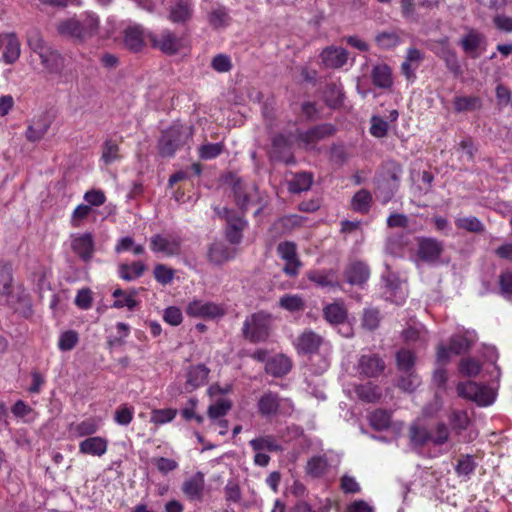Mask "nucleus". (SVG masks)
I'll return each instance as SVG.
<instances>
[{"instance_id":"nucleus-1","label":"nucleus","mask_w":512,"mask_h":512,"mask_svg":"<svg viewBox=\"0 0 512 512\" xmlns=\"http://www.w3.org/2000/svg\"><path fill=\"white\" fill-rule=\"evenodd\" d=\"M295 410L291 399L281 397L271 390L265 391L257 401V412L265 419L290 417Z\"/></svg>"},{"instance_id":"nucleus-2","label":"nucleus","mask_w":512,"mask_h":512,"mask_svg":"<svg viewBox=\"0 0 512 512\" xmlns=\"http://www.w3.org/2000/svg\"><path fill=\"white\" fill-rule=\"evenodd\" d=\"M192 136V127L175 124L162 132L158 141L159 154L162 157H172L177 150L187 144Z\"/></svg>"},{"instance_id":"nucleus-3","label":"nucleus","mask_w":512,"mask_h":512,"mask_svg":"<svg viewBox=\"0 0 512 512\" xmlns=\"http://www.w3.org/2000/svg\"><path fill=\"white\" fill-rule=\"evenodd\" d=\"M271 315L263 311L253 313L243 323V337L252 342H264L270 335Z\"/></svg>"},{"instance_id":"nucleus-4","label":"nucleus","mask_w":512,"mask_h":512,"mask_svg":"<svg viewBox=\"0 0 512 512\" xmlns=\"http://www.w3.org/2000/svg\"><path fill=\"white\" fill-rule=\"evenodd\" d=\"M214 211L218 217L224 219L226 222L225 237L227 241L233 245L240 244L243 239V231L248 225L245 214H241L226 207H215Z\"/></svg>"},{"instance_id":"nucleus-5","label":"nucleus","mask_w":512,"mask_h":512,"mask_svg":"<svg viewBox=\"0 0 512 512\" xmlns=\"http://www.w3.org/2000/svg\"><path fill=\"white\" fill-rule=\"evenodd\" d=\"M148 40L153 48L160 50L166 55H175L184 47L183 38L167 28L157 33H150Z\"/></svg>"},{"instance_id":"nucleus-6","label":"nucleus","mask_w":512,"mask_h":512,"mask_svg":"<svg viewBox=\"0 0 512 512\" xmlns=\"http://www.w3.org/2000/svg\"><path fill=\"white\" fill-rule=\"evenodd\" d=\"M277 254L285 261L283 272L289 277H296L302 263L297 255V246L294 242L284 241L277 246Z\"/></svg>"},{"instance_id":"nucleus-7","label":"nucleus","mask_w":512,"mask_h":512,"mask_svg":"<svg viewBox=\"0 0 512 512\" xmlns=\"http://www.w3.org/2000/svg\"><path fill=\"white\" fill-rule=\"evenodd\" d=\"M385 368L386 364L384 359L374 353L361 355L357 363L359 374L366 378L379 377L384 372Z\"/></svg>"},{"instance_id":"nucleus-8","label":"nucleus","mask_w":512,"mask_h":512,"mask_svg":"<svg viewBox=\"0 0 512 512\" xmlns=\"http://www.w3.org/2000/svg\"><path fill=\"white\" fill-rule=\"evenodd\" d=\"M444 251V243L431 237L418 238V257L426 263H437Z\"/></svg>"},{"instance_id":"nucleus-9","label":"nucleus","mask_w":512,"mask_h":512,"mask_svg":"<svg viewBox=\"0 0 512 512\" xmlns=\"http://www.w3.org/2000/svg\"><path fill=\"white\" fill-rule=\"evenodd\" d=\"M324 338L311 329H305L294 341L295 349L299 354L313 355L318 353Z\"/></svg>"},{"instance_id":"nucleus-10","label":"nucleus","mask_w":512,"mask_h":512,"mask_svg":"<svg viewBox=\"0 0 512 512\" xmlns=\"http://www.w3.org/2000/svg\"><path fill=\"white\" fill-rule=\"evenodd\" d=\"M194 15V5L191 0H173L168 7L167 19L178 25H186Z\"/></svg>"},{"instance_id":"nucleus-11","label":"nucleus","mask_w":512,"mask_h":512,"mask_svg":"<svg viewBox=\"0 0 512 512\" xmlns=\"http://www.w3.org/2000/svg\"><path fill=\"white\" fill-rule=\"evenodd\" d=\"M335 131L336 129L332 124L324 123L306 131H298L297 140L303 143L306 148H312L320 140L332 136Z\"/></svg>"},{"instance_id":"nucleus-12","label":"nucleus","mask_w":512,"mask_h":512,"mask_svg":"<svg viewBox=\"0 0 512 512\" xmlns=\"http://www.w3.org/2000/svg\"><path fill=\"white\" fill-rule=\"evenodd\" d=\"M460 45L466 55L470 58L476 59L483 51H485L487 40L483 34L475 30H471L462 37Z\"/></svg>"},{"instance_id":"nucleus-13","label":"nucleus","mask_w":512,"mask_h":512,"mask_svg":"<svg viewBox=\"0 0 512 512\" xmlns=\"http://www.w3.org/2000/svg\"><path fill=\"white\" fill-rule=\"evenodd\" d=\"M343 276L350 285L363 287L370 277V268L365 262L354 261L346 266Z\"/></svg>"},{"instance_id":"nucleus-14","label":"nucleus","mask_w":512,"mask_h":512,"mask_svg":"<svg viewBox=\"0 0 512 512\" xmlns=\"http://www.w3.org/2000/svg\"><path fill=\"white\" fill-rule=\"evenodd\" d=\"M181 238L165 237L156 234L150 239V248L153 252H161L166 256H173L180 253Z\"/></svg>"},{"instance_id":"nucleus-15","label":"nucleus","mask_w":512,"mask_h":512,"mask_svg":"<svg viewBox=\"0 0 512 512\" xmlns=\"http://www.w3.org/2000/svg\"><path fill=\"white\" fill-rule=\"evenodd\" d=\"M270 156L273 160L284 162L288 165L295 163V159L291 153L290 141L283 134H278L273 137Z\"/></svg>"},{"instance_id":"nucleus-16","label":"nucleus","mask_w":512,"mask_h":512,"mask_svg":"<svg viewBox=\"0 0 512 512\" xmlns=\"http://www.w3.org/2000/svg\"><path fill=\"white\" fill-rule=\"evenodd\" d=\"M42 66L51 74L62 75L65 67L64 56L52 46L46 48L39 56Z\"/></svg>"},{"instance_id":"nucleus-17","label":"nucleus","mask_w":512,"mask_h":512,"mask_svg":"<svg viewBox=\"0 0 512 512\" xmlns=\"http://www.w3.org/2000/svg\"><path fill=\"white\" fill-rule=\"evenodd\" d=\"M72 250L84 262H89L94 253V239L91 233H84L72 237L71 241Z\"/></svg>"},{"instance_id":"nucleus-18","label":"nucleus","mask_w":512,"mask_h":512,"mask_svg":"<svg viewBox=\"0 0 512 512\" xmlns=\"http://www.w3.org/2000/svg\"><path fill=\"white\" fill-rule=\"evenodd\" d=\"M320 58L326 68L338 69L346 64L348 53L342 47L329 46L323 49Z\"/></svg>"},{"instance_id":"nucleus-19","label":"nucleus","mask_w":512,"mask_h":512,"mask_svg":"<svg viewBox=\"0 0 512 512\" xmlns=\"http://www.w3.org/2000/svg\"><path fill=\"white\" fill-rule=\"evenodd\" d=\"M186 312L193 317L215 318L223 315V310L211 302L195 300L187 306Z\"/></svg>"},{"instance_id":"nucleus-20","label":"nucleus","mask_w":512,"mask_h":512,"mask_svg":"<svg viewBox=\"0 0 512 512\" xmlns=\"http://www.w3.org/2000/svg\"><path fill=\"white\" fill-rule=\"evenodd\" d=\"M108 448V440L100 436L87 437L79 443V452L85 455L101 457Z\"/></svg>"},{"instance_id":"nucleus-21","label":"nucleus","mask_w":512,"mask_h":512,"mask_svg":"<svg viewBox=\"0 0 512 512\" xmlns=\"http://www.w3.org/2000/svg\"><path fill=\"white\" fill-rule=\"evenodd\" d=\"M292 362L284 354H278L266 361L265 371L273 377H283L290 372Z\"/></svg>"},{"instance_id":"nucleus-22","label":"nucleus","mask_w":512,"mask_h":512,"mask_svg":"<svg viewBox=\"0 0 512 512\" xmlns=\"http://www.w3.org/2000/svg\"><path fill=\"white\" fill-rule=\"evenodd\" d=\"M210 370L204 364L189 367L187 371L186 389L193 391L207 383Z\"/></svg>"},{"instance_id":"nucleus-23","label":"nucleus","mask_w":512,"mask_h":512,"mask_svg":"<svg viewBox=\"0 0 512 512\" xmlns=\"http://www.w3.org/2000/svg\"><path fill=\"white\" fill-rule=\"evenodd\" d=\"M81 42H84L98 33L100 21L98 16L92 12H86L78 19Z\"/></svg>"},{"instance_id":"nucleus-24","label":"nucleus","mask_w":512,"mask_h":512,"mask_svg":"<svg viewBox=\"0 0 512 512\" xmlns=\"http://www.w3.org/2000/svg\"><path fill=\"white\" fill-rule=\"evenodd\" d=\"M348 312L343 303L335 302L326 305L323 308V317L331 325H339L345 323Z\"/></svg>"},{"instance_id":"nucleus-25","label":"nucleus","mask_w":512,"mask_h":512,"mask_svg":"<svg viewBox=\"0 0 512 512\" xmlns=\"http://www.w3.org/2000/svg\"><path fill=\"white\" fill-rule=\"evenodd\" d=\"M253 451L259 452H282L283 447L274 435H262L249 441Z\"/></svg>"},{"instance_id":"nucleus-26","label":"nucleus","mask_w":512,"mask_h":512,"mask_svg":"<svg viewBox=\"0 0 512 512\" xmlns=\"http://www.w3.org/2000/svg\"><path fill=\"white\" fill-rule=\"evenodd\" d=\"M12 267L8 263H0V304H7L12 292Z\"/></svg>"},{"instance_id":"nucleus-27","label":"nucleus","mask_w":512,"mask_h":512,"mask_svg":"<svg viewBox=\"0 0 512 512\" xmlns=\"http://www.w3.org/2000/svg\"><path fill=\"white\" fill-rule=\"evenodd\" d=\"M373 84L382 89H388L393 84L392 71L387 64H377L371 72Z\"/></svg>"},{"instance_id":"nucleus-28","label":"nucleus","mask_w":512,"mask_h":512,"mask_svg":"<svg viewBox=\"0 0 512 512\" xmlns=\"http://www.w3.org/2000/svg\"><path fill=\"white\" fill-rule=\"evenodd\" d=\"M204 490V479L202 474L198 473L195 476L184 481L182 485L183 493L190 500H201Z\"/></svg>"},{"instance_id":"nucleus-29","label":"nucleus","mask_w":512,"mask_h":512,"mask_svg":"<svg viewBox=\"0 0 512 512\" xmlns=\"http://www.w3.org/2000/svg\"><path fill=\"white\" fill-rule=\"evenodd\" d=\"M235 256V250L217 242L210 245L208 259L214 264H222Z\"/></svg>"},{"instance_id":"nucleus-30","label":"nucleus","mask_w":512,"mask_h":512,"mask_svg":"<svg viewBox=\"0 0 512 512\" xmlns=\"http://www.w3.org/2000/svg\"><path fill=\"white\" fill-rule=\"evenodd\" d=\"M483 389V386L473 381L461 382L457 385V393L460 397L471 399L482 404H488L489 402L482 400Z\"/></svg>"},{"instance_id":"nucleus-31","label":"nucleus","mask_w":512,"mask_h":512,"mask_svg":"<svg viewBox=\"0 0 512 512\" xmlns=\"http://www.w3.org/2000/svg\"><path fill=\"white\" fill-rule=\"evenodd\" d=\"M355 393L360 400L367 403L377 402L382 396L380 387L371 382L356 386Z\"/></svg>"},{"instance_id":"nucleus-32","label":"nucleus","mask_w":512,"mask_h":512,"mask_svg":"<svg viewBox=\"0 0 512 512\" xmlns=\"http://www.w3.org/2000/svg\"><path fill=\"white\" fill-rule=\"evenodd\" d=\"M457 113L472 112L481 108L482 100L477 96H456L453 100Z\"/></svg>"},{"instance_id":"nucleus-33","label":"nucleus","mask_w":512,"mask_h":512,"mask_svg":"<svg viewBox=\"0 0 512 512\" xmlns=\"http://www.w3.org/2000/svg\"><path fill=\"white\" fill-rule=\"evenodd\" d=\"M398 188L399 186H396V183H391L389 179H380L374 192L375 197L385 205L391 201Z\"/></svg>"},{"instance_id":"nucleus-34","label":"nucleus","mask_w":512,"mask_h":512,"mask_svg":"<svg viewBox=\"0 0 512 512\" xmlns=\"http://www.w3.org/2000/svg\"><path fill=\"white\" fill-rule=\"evenodd\" d=\"M146 270L144 263L135 261L131 264L122 263L118 266L119 277L125 281H132L143 275Z\"/></svg>"},{"instance_id":"nucleus-35","label":"nucleus","mask_w":512,"mask_h":512,"mask_svg":"<svg viewBox=\"0 0 512 512\" xmlns=\"http://www.w3.org/2000/svg\"><path fill=\"white\" fill-rule=\"evenodd\" d=\"M372 203V194L366 190L361 189L357 191L351 199V208L355 212L367 214L370 210Z\"/></svg>"},{"instance_id":"nucleus-36","label":"nucleus","mask_w":512,"mask_h":512,"mask_svg":"<svg viewBox=\"0 0 512 512\" xmlns=\"http://www.w3.org/2000/svg\"><path fill=\"white\" fill-rule=\"evenodd\" d=\"M415 354L408 349L402 348L396 353V366L401 373L415 372Z\"/></svg>"},{"instance_id":"nucleus-37","label":"nucleus","mask_w":512,"mask_h":512,"mask_svg":"<svg viewBox=\"0 0 512 512\" xmlns=\"http://www.w3.org/2000/svg\"><path fill=\"white\" fill-rule=\"evenodd\" d=\"M371 427L377 431H383L390 427L391 413L384 409H376L368 416Z\"/></svg>"},{"instance_id":"nucleus-38","label":"nucleus","mask_w":512,"mask_h":512,"mask_svg":"<svg viewBox=\"0 0 512 512\" xmlns=\"http://www.w3.org/2000/svg\"><path fill=\"white\" fill-rule=\"evenodd\" d=\"M313 178L308 172L296 173L288 183V190L291 193H301L310 189Z\"/></svg>"},{"instance_id":"nucleus-39","label":"nucleus","mask_w":512,"mask_h":512,"mask_svg":"<svg viewBox=\"0 0 512 512\" xmlns=\"http://www.w3.org/2000/svg\"><path fill=\"white\" fill-rule=\"evenodd\" d=\"M343 91L340 85L330 83L325 87L324 100L330 108H337L343 103Z\"/></svg>"},{"instance_id":"nucleus-40","label":"nucleus","mask_w":512,"mask_h":512,"mask_svg":"<svg viewBox=\"0 0 512 512\" xmlns=\"http://www.w3.org/2000/svg\"><path fill=\"white\" fill-rule=\"evenodd\" d=\"M57 32L62 36H67L81 42V33L79 30L78 19L76 18H70L59 22L57 25Z\"/></svg>"},{"instance_id":"nucleus-41","label":"nucleus","mask_w":512,"mask_h":512,"mask_svg":"<svg viewBox=\"0 0 512 512\" xmlns=\"http://www.w3.org/2000/svg\"><path fill=\"white\" fill-rule=\"evenodd\" d=\"M308 278L319 287H334L338 285L334 271H312Z\"/></svg>"},{"instance_id":"nucleus-42","label":"nucleus","mask_w":512,"mask_h":512,"mask_svg":"<svg viewBox=\"0 0 512 512\" xmlns=\"http://www.w3.org/2000/svg\"><path fill=\"white\" fill-rule=\"evenodd\" d=\"M136 295V291L132 290L130 293H126L122 289L118 288L114 290L112 296L116 298V300L113 303V307L115 308H123L127 307L129 310H134V308L137 306V301L134 299V296Z\"/></svg>"},{"instance_id":"nucleus-43","label":"nucleus","mask_w":512,"mask_h":512,"mask_svg":"<svg viewBox=\"0 0 512 512\" xmlns=\"http://www.w3.org/2000/svg\"><path fill=\"white\" fill-rule=\"evenodd\" d=\"M375 42L382 49H391L400 44L401 38L396 30L382 31L375 36Z\"/></svg>"},{"instance_id":"nucleus-44","label":"nucleus","mask_w":512,"mask_h":512,"mask_svg":"<svg viewBox=\"0 0 512 512\" xmlns=\"http://www.w3.org/2000/svg\"><path fill=\"white\" fill-rule=\"evenodd\" d=\"M124 44L133 51H138L143 45V33L140 27H130L125 30Z\"/></svg>"},{"instance_id":"nucleus-45","label":"nucleus","mask_w":512,"mask_h":512,"mask_svg":"<svg viewBox=\"0 0 512 512\" xmlns=\"http://www.w3.org/2000/svg\"><path fill=\"white\" fill-rule=\"evenodd\" d=\"M99 429V423L94 418H88L80 423L72 424L71 431L77 437L91 436L96 433Z\"/></svg>"},{"instance_id":"nucleus-46","label":"nucleus","mask_w":512,"mask_h":512,"mask_svg":"<svg viewBox=\"0 0 512 512\" xmlns=\"http://www.w3.org/2000/svg\"><path fill=\"white\" fill-rule=\"evenodd\" d=\"M328 468V461L325 456H314L310 458L306 465V472L314 478L322 476Z\"/></svg>"},{"instance_id":"nucleus-47","label":"nucleus","mask_w":512,"mask_h":512,"mask_svg":"<svg viewBox=\"0 0 512 512\" xmlns=\"http://www.w3.org/2000/svg\"><path fill=\"white\" fill-rule=\"evenodd\" d=\"M455 225L458 229L473 233H482L485 229L482 222L475 216L457 218Z\"/></svg>"},{"instance_id":"nucleus-48","label":"nucleus","mask_w":512,"mask_h":512,"mask_svg":"<svg viewBox=\"0 0 512 512\" xmlns=\"http://www.w3.org/2000/svg\"><path fill=\"white\" fill-rule=\"evenodd\" d=\"M421 384V379L416 372L402 373L398 378L397 386L405 391L412 393Z\"/></svg>"},{"instance_id":"nucleus-49","label":"nucleus","mask_w":512,"mask_h":512,"mask_svg":"<svg viewBox=\"0 0 512 512\" xmlns=\"http://www.w3.org/2000/svg\"><path fill=\"white\" fill-rule=\"evenodd\" d=\"M440 57L445 62L447 69L453 73L454 76H460L462 74V69L454 50L445 48L442 50Z\"/></svg>"},{"instance_id":"nucleus-50","label":"nucleus","mask_w":512,"mask_h":512,"mask_svg":"<svg viewBox=\"0 0 512 512\" xmlns=\"http://www.w3.org/2000/svg\"><path fill=\"white\" fill-rule=\"evenodd\" d=\"M449 428L443 423H437L436 426L429 431V440L436 446L445 444L449 439Z\"/></svg>"},{"instance_id":"nucleus-51","label":"nucleus","mask_w":512,"mask_h":512,"mask_svg":"<svg viewBox=\"0 0 512 512\" xmlns=\"http://www.w3.org/2000/svg\"><path fill=\"white\" fill-rule=\"evenodd\" d=\"M449 422L452 426V429L460 434L463 430L467 429L470 420L467 412L463 410H455L449 416Z\"/></svg>"},{"instance_id":"nucleus-52","label":"nucleus","mask_w":512,"mask_h":512,"mask_svg":"<svg viewBox=\"0 0 512 512\" xmlns=\"http://www.w3.org/2000/svg\"><path fill=\"white\" fill-rule=\"evenodd\" d=\"M20 56V44L16 37L10 36L5 50L3 52V60L6 64H13Z\"/></svg>"},{"instance_id":"nucleus-53","label":"nucleus","mask_w":512,"mask_h":512,"mask_svg":"<svg viewBox=\"0 0 512 512\" xmlns=\"http://www.w3.org/2000/svg\"><path fill=\"white\" fill-rule=\"evenodd\" d=\"M279 305L290 312L303 311L305 308L304 300L298 295H284L280 298Z\"/></svg>"},{"instance_id":"nucleus-54","label":"nucleus","mask_w":512,"mask_h":512,"mask_svg":"<svg viewBox=\"0 0 512 512\" xmlns=\"http://www.w3.org/2000/svg\"><path fill=\"white\" fill-rule=\"evenodd\" d=\"M120 158L119 145L116 141L107 139L102 146L101 159L105 164H111Z\"/></svg>"},{"instance_id":"nucleus-55","label":"nucleus","mask_w":512,"mask_h":512,"mask_svg":"<svg viewBox=\"0 0 512 512\" xmlns=\"http://www.w3.org/2000/svg\"><path fill=\"white\" fill-rule=\"evenodd\" d=\"M208 21L213 28L224 27L228 24L229 16L224 6H218L208 15Z\"/></svg>"},{"instance_id":"nucleus-56","label":"nucleus","mask_w":512,"mask_h":512,"mask_svg":"<svg viewBox=\"0 0 512 512\" xmlns=\"http://www.w3.org/2000/svg\"><path fill=\"white\" fill-rule=\"evenodd\" d=\"M27 42L30 49L38 56L50 45L43 39L42 34L38 30H31L27 35Z\"/></svg>"},{"instance_id":"nucleus-57","label":"nucleus","mask_w":512,"mask_h":512,"mask_svg":"<svg viewBox=\"0 0 512 512\" xmlns=\"http://www.w3.org/2000/svg\"><path fill=\"white\" fill-rule=\"evenodd\" d=\"M402 174L403 168L399 163L388 161L384 166V174L381 179H389L391 183H396V186H399Z\"/></svg>"},{"instance_id":"nucleus-58","label":"nucleus","mask_w":512,"mask_h":512,"mask_svg":"<svg viewBox=\"0 0 512 512\" xmlns=\"http://www.w3.org/2000/svg\"><path fill=\"white\" fill-rule=\"evenodd\" d=\"M79 342V335L74 330H68L60 334L58 348L61 351H71Z\"/></svg>"},{"instance_id":"nucleus-59","label":"nucleus","mask_w":512,"mask_h":512,"mask_svg":"<svg viewBox=\"0 0 512 512\" xmlns=\"http://www.w3.org/2000/svg\"><path fill=\"white\" fill-rule=\"evenodd\" d=\"M409 437L411 442L417 446H423L430 442L429 430L417 424H413L409 427Z\"/></svg>"},{"instance_id":"nucleus-60","label":"nucleus","mask_w":512,"mask_h":512,"mask_svg":"<svg viewBox=\"0 0 512 512\" xmlns=\"http://www.w3.org/2000/svg\"><path fill=\"white\" fill-rule=\"evenodd\" d=\"M224 150V144L219 143H207L199 147V157L203 160H211L218 157Z\"/></svg>"},{"instance_id":"nucleus-61","label":"nucleus","mask_w":512,"mask_h":512,"mask_svg":"<svg viewBox=\"0 0 512 512\" xmlns=\"http://www.w3.org/2000/svg\"><path fill=\"white\" fill-rule=\"evenodd\" d=\"M177 415V410L172 408L154 409L151 412L150 421L156 425H163L171 422Z\"/></svg>"},{"instance_id":"nucleus-62","label":"nucleus","mask_w":512,"mask_h":512,"mask_svg":"<svg viewBox=\"0 0 512 512\" xmlns=\"http://www.w3.org/2000/svg\"><path fill=\"white\" fill-rule=\"evenodd\" d=\"M232 407V402L228 399L221 398L208 408V416L211 419H218L228 413Z\"/></svg>"},{"instance_id":"nucleus-63","label":"nucleus","mask_w":512,"mask_h":512,"mask_svg":"<svg viewBox=\"0 0 512 512\" xmlns=\"http://www.w3.org/2000/svg\"><path fill=\"white\" fill-rule=\"evenodd\" d=\"M133 416L134 409L127 404L120 405L114 412L115 422L122 426L129 425L133 420Z\"/></svg>"},{"instance_id":"nucleus-64","label":"nucleus","mask_w":512,"mask_h":512,"mask_svg":"<svg viewBox=\"0 0 512 512\" xmlns=\"http://www.w3.org/2000/svg\"><path fill=\"white\" fill-rule=\"evenodd\" d=\"M380 319L381 318L378 309H365L362 317V326L367 330L373 331L379 326Z\"/></svg>"}]
</instances>
